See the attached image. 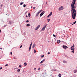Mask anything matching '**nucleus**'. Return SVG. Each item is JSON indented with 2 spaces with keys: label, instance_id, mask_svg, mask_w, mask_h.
<instances>
[{
  "label": "nucleus",
  "instance_id": "nucleus-1",
  "mask_svg": "<svg viewBox=\"0 0 77 77\" xmlns=\"http://www.w3.org/2000/svg\"><path fill=\"white\" fill-rule=\"evenodd\" d=\"M76 0H73V2L71 4V12L72 18L73 20L75 19V17H76V10L75 9L76 8V7L75 6V3Z\"/></svg>",
  "mask_w": 77,
  "mask_h": 77
},
{
  "label": "nucleus",
  "instance_id": "nucleus-2",
  "mask_svg": "<svg viewBox=\"0 0 77 77\" xmlns=\"http://www.w3.org/2000/svg\"><path fill=\"white\" fill-rule=\"evenodd\" d=\"M70 49L72 50V51H71L72 53H74V50L75 49L74 48V44L71 47Z\"/></svg>",
  "mask_w": 77,
  "mask_h": 77
},
{
  "label": "nucleus",
  "instance_id": "nucleus-3",
  "mask_svg": "<svg viewBox=\"0 0 77 77\" xmlns=\"http://www.w3.org/2000/svg\"><path fill=\"white\" fill-rule=\"evenodd\" d=\"M63 47L64 48H65V50H66V48H68V47H67V46L65 45H63Z\"/></svg>",
  "mask_w": 77,
  "mask_h": 77
},
{
  "label": "nucleus",
  "instance_id": "nucleus-4",
  "mask_svg": "<svg viewBox=\"0 0 77 77\" xmlns=\"http://www.w3.org/2000/svg\"><path fill=\"white\" fill-rule=\"evenodd\" d=\"M44 13H45V12L44 11H43V12H42L40 14V17H42V16L43 15H44Z\"/></svg>",
  "mask_w": 77,
  "mask_h": 77
},
{
  "label": "nucleus",
  "instance_id": "nucleus-5",
  "mask_svg": "<svg viewBox=\"0 0 77 77\" xmlns=\"http://www.w3.org/2000/svg\"><path fill=\"white\" fill-rule=\"evenodd\" d=\"M63 6H61L59 8V11H61V10H63Z\"/></svg>",
  "mask_w": 77,
  "mask_h": 77
},
{
  "label": "nucleus",
  "instance_id": "nucleus-6",
  "mask_svg": "<svg viewBox=\"0 0 77 77\" xmlns=\"http://www.w3.org/2000/svg\"><path fill=\"white\" fill-rule=\"evenodd\" d=\"M47 26V25H45V26L43 27L42 29V31H44V30L45 29V28L46 27V26Z\"/></svg>",
  "mask_w": 77,
  "mask_h": 77
},
{
  "label": "nucleus",
  "instance_id": "nucleus-7",
  "mask_svg": "<svg viewBox=\"0 0 77 77\" xmlns=\"http://www.w3.org/2000/svg\"><path fill=\"white\" fill-rule=\"evenodd\" d=\"M45 60V59H44L43 60H42L40 62V63H43V62H44Z\"/></svg>",
  "mask_w": 77,
  "mask_h": 77
},
{
  "label": "nucleus",
  "instance_id": "nucleus-8",
  "mask_svg": "<svg viewBox=\"0 0 77 77\" xmlns=\"http://www.w3.org/2000/svg\"><path fill=\"white\" fill-rule=\"evenodd\" d=\"M35 45H35V43H34L33 44V45L32 46V48H35Z\"/></svg>",
  "mask_w": 77,
  "mask_h": 77
},
{
  "label": "nucleus",
  "instance_id": "nucleus-9",
  "mask_svg": "<svg viewBox=\"0 0 77 77\" xmlns=\"http://www.w3.org/2000/svg\"><path fill=\"white\" fill-rule=\"evenodd\" d=\"M39 13L38 12H37L35 16H36V17H38V15H39Z\"/></svg>",
  "mask_w": 77,
  "mask_h": 77
},
{
  "label": "nucleus",
  "instance_id": "nucleus-10",
  "mask_svg": "<svg viewBox=\"0 0 77 77\" xmlns=\"http://www.w3.org/2000/svg\"><path fill=\"white\" fill-rule=\"evenodd\" d=\"M28 17L29 18H30V12H29L28 13Z\"/></svg>",
  "mask_w": 77,
  "mask_h": 77
},
{
  "label": "nucleus",
  "instance_id": "nucleus-11",
  "mask_svg": "<svg viewBox=\"0 0 77 77\" xmlns=\"http://www.w3.org/2000/svg\"><path fill=\"white\" fill-rule=\"evenodd\" d=\"M63 63H67V62L65 60H63Z\"/></svg>",
  "mask_w": 77,
  "mask_h": 77
},
{
  "label": "nucleus",
  "instance_id": "nucleus-12",
  "mask_svg": "<svg viewBox=\"0 0 77 77\" xmlns=\"http://www.w3.org/2000/svg\"><path fill=\"white\" fill-rule=\"evenodd\" d=\"M42 11H43V10H40L38 12L39 13H39H40L41 12H42Z\"/></svg>",
  "mask_w": 77,
  "mask_h": 77
},
{
  "label": "nucleus",
  "instance_id": "nucleus-13",
  "mask_svg": "<svg viewBox=\"0 0 77 77\" xmlns=\"http://www.w3.org/2000/svg\"><path fill=\"white\" fill-rule=\"evenodd\" d=\"M41 26H40V25H39L37 27L39 29V27H40Z\"/></svg>",
  "mask_w": 77,
  "mask_h": 77
},
{
  "label": "nucleus",
  "instance_id": "nucleus-14",
  "mask_svg": "<svg viewBox=\"0 0 77 77\" xmlns=\"http://www.w3.org/2000/svg\"><path fill=\"white\" fill-rule=\"evenodd\" d=\"M50 16H51V15H52V12H50V14H49Z\"/></svg>",
  "mask_w": 77,
  "mask_h": 77
},
{
  "label": "nucleus",
  "instance_id": "nucleus-15",
  "mask_svg": "<svg viewBox=\"0 0 77 77\" xmlns=\"http://www.w3.org/2000/svg\"><path fill=\"white\" fill-rule=\"evenodd\" d=\"M57 42L58 43H60V40H57Z\"/></svg>",
  "mask_w": 77,
  "mask_h": 77
},
{
  "label": "nucleus",
  "instance_id": "nucleus-16",
  "mask_svg": "<svg viewBox=\"0 0 77 77\" xmlns=\"http://www.w3.org/2000/svg\"><path fill=\"white\" fill-rule=\"evenodd\" d=\"M26 65H27V63L25 62L24 64V66H26Z\"/></svg>",
  "mask_w": 77,
  "mask_h": 77
},
{
  "label": "nucleus",
  "instance_id": "nucleus-17",
  "mask_svg": "<svg viewBox=\"0 0 77 77\" xmlns=\"http://www.w3.org/2000/svg\"><path fill=\"white\" fill-rule=\"evenodd\" d=\"M77 72V70H75L74 71V73H75L76 72Z\"/></svg>",
  "mask_w": 77,
  "mask_h": 77
},
{
  "label": "nucleus",
  "instance_id": "nucleus-18",
  "mask_svg": "<svg viewBox=\"0 0 77 77\" xmlns=\"http://www.w3.org/2000/svg\"><path fill=\"white\" fill-rule=\"evenodd\" d=\"M50 21V19H47V21H48V22H49Z\"/></svg>",
  "mask_w": 77,
  "mask_h": 77
},
{
  "label": "nucleus",
  "instance_id": "nucleus-19",
  "mask_svg": "<svg viewBox=\"0 0 77 77\" xmlns=\"http://www.w3.org/2000/svg\"><path fill=\"white\" fill-rule=\"evenodd\" d=\"M58 76L59 77H61V76H62V75H61V74H60Z\"/></svg>",
  "mask_w": 77,
  "mask_h": 77
},
{
  "label": "nucleus",
  "instance_id": "nucleus-20",
  "mask_svg": "<svg viewBox=\"0 0 77 77\" xmlns=\"http://www.w3.org/2000/svg\"><path fill=\"white\" fill-rule=\"evenodd\" d=\"M31 47L30 46H29V51H30V50H31Z\"/></svg>",
  "mask_w": 77,
  "mask_h": 77
},
{
  "label": "nucleus",
  "instance_id": "nucleus-21",
  "mask_svg": "<svg viewBox=\"0 0 77 77\" xmlns=\"http://www.w3.org/2000/svg\"><path fill=\"white\" fill-rule=\"evenodd\" d=\"M32 42L31 43V44L30 45V46L29 47H32Z\"/></svg>",
  "mask_w": 77,
  "mask_h": 77
},
{
  "label": "nucleus",
  "instance_id": "nucleus-22",
  "mask_svg": "<svg viewBox=\"0 0 77 77\" xmlns=\"http://www.w3.org/2000/svg\"><path fill=\"white\" fill-rule=\"evenodd\" d=\"M30 26V24H28L26 25V26L28 27V26Z\"/></svg>",
  "mask_w": 77,
  "mask_h": 77
},
{
  "label": "nucleus",
  "instance_id": "nucleus-23",
  "mask_svg": "<svg viewBox=\"0 0 77 77\" xmlns=\"http://www.w3.org/2000/svg\"><path fill=\"white\" fill-rule=\"evenodd\" d=\"M9 24H12V21H9Z\"/></svg>",
  "mask_w": 77,
  "mask_h": 77
},
{
  "label": "nucleus",
  "instance_id": "nucleus-24",
  "mask_svg": "<svg viewBox=\"0 0 77 77\" xmlns=\"http://www.w3.org/2000/svg\"><path fill=\"white\" fill-rule=\"evenodd\" d=\"M23 2H21V3H20V5H23Z\"/></svg>",
  "mask_w": 77,
  "mask_h": 77
},
{
  "label": "nucleus",
  "instance_id": "nucleus-25",
  "mask_svg": "<svg viewBox=\"0 0 77 77\" xmlns=\"http://www.w3.org/2000/svg\"><path fill=\"white\" fill-rule=\"evenodd\" d=\"M17 72H20V69H18L17 71Z\"/></svg>",
  "mask_w": 77,
  "mask_h": 77
},
{
  "label": "nucleus",
  "instance_id": "nucleus-26",
  "mask_svg": "<svg viewBox=\"0 0 77 77\" xmlns=\"http://www.w3.org/2000/svg\"><path fill=\"white\" fill-rule=\"evenodd\" d=\"M44 57V55H43L41 56V57L42 58V57Z\"/></svg>",
  "mask_w": 77,
  "mask_h": 77
},
{
  "label": "nucleus",
  "instance_id": "nucleus-27",
  "mask_svg": "<svg viewBox=\"0 0 77 77\" xmlns=\"http://www.w3.org/2000/svg\"><path fill=\"white\" fill-rule=\"evenodd\" d=\"M21 66H22L21 65H20L19 66V68H21Z\"/></svg>",
  "mask_w": 77,
  "mask_h": 77
},
{
  "label": "nucleus",
  "instance_id": "nucleus-28",
  "mask_svg": "<svg viewBox=\"0 0 77 77\" xmlns=\"http://www.w3.org/2000/svg\"><path fill=\"white\" fill-rule=\"evenodd\" d=\"M23 47V45H21L20 48H21V47Z\"/></svg>",
  "mask_w": 77,
  "mask_h": 77
},
{
  "label": "nucleus",
  "instance_id": "nucleus-29",
  "mask_svg": "<svg viewBox=\"0 0 77 77\" xmlns=\"http://www.w3.org/2000/svg\"><path fill=\"white\" fill-rule=\"evenodd\" d=\"M24 8H25V7H26V5L24 4V5H23V6Z\"/></svg>",
  "mask_w": 77,
  "mask_h": 77
},
{
  "label": "nucleus",
  "instance_id": "nucleus-30",
  "mask_svg": "<svg viewBox=\"0 0 77 77\" xmlns=\"http://www.w3.org/2000/svg\"><path fill=\"white\" fill-rule=\"evenodd\" d=\"M38 29V28L37 27H36V28L35 29V30H37Z\"/></svg>",
  "mask_w": 77,
  "mask_h": 77
},
{
  "label": "nucleus",
  "instance_id": "nucleus-31",
  "mask_svg": "<svg viewBox=\"0 0 77 77\" xmlns=\"http://www.w3.org/2000/svg\"><path fill=\"white\" fill-rule=\"evenodd\" d=\"M53 36H54V37H56V35H55L54 34H53Z\"/></svg>",
  "mask_w": 77,
  "mask_h": 77
},
{
  "label": "nucleus",
  "instance_id": "nucleus-32",
  "mask_svg": "<svg viewBox=\"0 0 77 77\" xmlns=\"http://www.w3.org/2000/svg\"><path fill=\"white\" fill-rule=\"evenodd\" d=\"M34 53H36V50H34Z\"/></svg>",
  "mask_w": 77,
  "mask_h": 77
},
{
  "label": "nucleus",
  "instance_id": "nucleus-33",
  "mask_svg": "<svg viewBox=\"0 0 77 77\" xmlns=\"http://www.w3.org/2000/svg\"><path fill=\"white\" fill-rule=\"evenodd\" d=\"M27 12H28V11H26L25 13V14H27Z\"/></svg>",
  "mask_w": 77,
  "mask_h": 77
},
{
  "label": "nucleus",
  "instance_id": "nucleus-34",
  "mask_svg": "<svg viewBox=\"0 0 77 77\" xmlns=\"http://www.w3.org/2000/svg\"><path fill=\"white\" fill-rule=\"evenodd\" d=\"M26 23H29V20H27L26 21Z\"/></svg>",
  "mask_w": 77,
  "mask_h": 77
},
{
  "label": "nucleus",
  "instance_id": "nucleus-35",
  "mask_svg": "<svg viewBox=\"0 0 77 77\" xmlns=\"http://www.w3.org/2000/svg\"><path fill=\"white\" fill-rule=\"evenodd\" d=\"M50 16L49 15L47 16L48 18H49V17Z\"/></svg>",
  "mask_w": 77,
  "mask_h": 77
},
{
  "label": "nucleus",
  "instance_id": "nucleus-36",
  "mask_svg": "<svg viewBox=\"0 0 77 77\" xmlns=\"http://www.w3.org/2000/svg\"><path fill=\"white\" fill-rule=\"evenodd\" d=\"M8 64H6V65H5V66H8Z\"/></svg>",
  "mask_w": 77,
  "mask_h": 77
},
{
  "label": "nucleus",
  "instance_id": "nucleus-37",
  "mask_svg": "<svg viewBox=\"0 0 77 77\" xmlns=\"http://www.w3.org/2000/svg\"><path fill=\"white\" fill-rule=\"evenodd\" d=\"M10 54H11V55H12V52H11L10 53Z\"/></svg>",
  "mask_w": 77,
  "mask_h": 77
},
{
  "label": "nucleus",
  "instance_id": "nucleus-38",
  "mask_svg": "<svg viewBox=\"0 0 77 77\" xmlns=\"http://www.w3.org/2000/svg\"><path fill=\"white\" fill-rule=\"evenodd\" d=\"M26 18H27L28 17V16H27V15H26Z\"/></svg>",
  "mask_w": 77,
  "mask_h": 77
},
{
  "label": "nucleus",
  "instance_id": "nucleus-39",
  "mask_svg": "<svg viewBox=\"0 0 77 77\" xmlns=\"http://www.w3.org/2000/svg\"><path fill=\"white\" fill-rule=\"evenodd\" d=\"M75 23H76L75 22H73V24H75Z\"/></svg>",
  "mask_w": 77,
  "mask_h": 77
},
{
  "label": "nucleus",
  "instance_id": "nucleus-40",
  "mask_svg": "<svg viewBox=\"0 0 77 77\" xmlns=\"http://www.w3.org/2000/svg\"><path fill=\"white\" fill-rule=\"evenodd\" d=\"M40 69H41V68H39L38 69V70H39Z\"/></svg>",
  "mask_w": 77,
  "mask_h": 77
},
{
  "label": "nucleus",
  "instance_id": "nucleus-41",
  "mask_svg": "<svg viewBox=\"0 0 77 77\" xmlns=\"http://www.w3.org/2000/svg\"><path fill=\"white\" fill-rule=\"evenodd\" d=\"M50 54V52H48V54Z\"/></svg>",
  "mask_w": 77,
  "mask_h": 77
},
{
  "label": "nucleus",
  "instance_id": "nucleus-42",
  "mask_svg": "<svg viewBox=\"0 0 77 77\" xmlns=\"http://www.w3.org/2000/svg\"><path fill=\"white\" fill-rule=\"evenodd\" d=\"M46 3L47 4V5H48V4H47V2H46Z\"/></svg>",
  "mask_w": 77,
  "mask_h": 77
},
{
  "label": "nucleus",
  "instance_id": "nucleus-43",
  "mask_svg": "<svg viewBox=\"0 0 77 77\" xmlns=\"http://www.w3.org/2000/svg\"><path fill=\"white\" fill-rule=\"evenodd\" d=\"M2 69V67L0 68V69Z\"/></svg>",
  "mask_w": 77,
  "mask_h": 77
},
{
  "label": "nucleus",
  "instance_id": "nucleus-44",
  "mask_svg": "<svg viewBox=\"0 0 77 77\" xmlns=\"http://www.w3.org/2000/svg\"><path fill=\"white\" fill-rule=\"evenodd\" d=\"M34 69H35V70L36 69V68H35Z\"/></svg>",
  "mask_w": 77,
  "mask_h": 77
},
{
  "label": "nucleus",
  "instance_id": "nucleus-45",
  "mask_svg": "<svg viewBox=\"0 0 77 77\" xmlns=\"http://www.w3.org/2000/svg\"><path fill=\"white\" fill-rule=\"evenodd\" d=\"M1 7H2V6H3V5H1Z\"/></svg>",
  "mask_w": 77,
  "mask_h": 77
},
{
  "label": "nucleus",
  "instance_id": "nucleus-46",
  "mask_svg": "<svg viewBox=\"0 0 77 77\" xmlns=\"http://www.w3.org/2000/svg\"><path fill=\"white\" fill-rule=\"evenodd\" d=\"M0 32H2L1 29H0Z\"/></svg>",
  "mask_w": 77,
  "mask_h": 77
},
{
  "label": "nucleus",
  "instance_id": "nucleus-47",
  "mask_svg": "<svg viewBox=\"0 0 77 77\" xmlns=\"http://www.w3.org/2000/svg\"><path fill=\"white\" fill-rule=\"evenodd\" d=\"M33 9H35V7H34L33 8Z\"/></svg>",
  "mask_w": 77,
  "mask_h": 77
},
{
  "label": "nucleus",
  "instance_id": "nucleus-48",
  "mask_svg": "<svg viewBox=\"0 0 77 77\" xmlns=\"http://www.w3.org/2000/svg\"><path fill=\"white\" fill-rule=\"evenodd\" d=\"M6 26H7L5 25H4V27H6Z\"/></svg>",
  "mask_w": 77,
  "mask_h": 77
},
{
  "label": "nucleus",
  "instance_id": "nucleus-49",
  "mask_svg": "<svg viewBox=\"0 0 77 77\" xmlns=\"http://www.w3.org/2000/svg\"><path fill=\"white\" fill-rule=\"evenodd\" d=\"M75 22L76 23V22H77V21H75Z\"/></svg>",
  "mask_w": 77,
  "mask_h": 77
},
{
  "label": "nucleus",
  "instance_id": "nucleus-50",
  "mask_svg": "<svg viewBox=\"0 0 77 77\" xmlns=\"http://www.w3.org/2000/svg\"><path fill=\"white\" fill-rule=\"evenodd\" d=\"M17 69L15 68H14V69Z\"/></svg>",
  "mask_w": 77,
  "mask_h": 77
},
{
  "label": "nucleus",
  "instance_id": "nucleus-51",
  "mask_svg": "<svg viewBox=\"0 0 77 77\" xmlns=\"http://www.w3.org/2000/svg\"><path fill=\"white\" fill-rule=\"evenodd\" d=\"M33 8V7H32V6H31V8Z\"/></svg>",
  "mask_w": 77,
  "mask_h": 77
},
{
  "label": "nucleus",
  "instance_id": "nucleus-52",
  "mask_svg": "<svg viewBox=\"0 0 77 77\" xmlns=\"http://www.w3.org/2000/svg\"><path fill=\"white\" fill-rule=\"evenodd\" d=\"M0 49H1V50H2V48H0Z\"/></svg>",
  "mask_w": 77,
  "mask_h": 77
},
{
  "label": "nucleus",
  "instance_id": "nucleus-53",
  "mask_svg": "<svg viewBox=\"0 0 77 77\" xmlns=\"http://www.w3.org/2000/svg\"><path fill=\"white\" fill-rule=\"evenodd\" d=\"M72 25H74V24H72Z\"/></svg>",
  "mask_w": 77,
  "mask_h": 77
},
{
  "label": "nucleus",
  "instance_id": "nucleus-54",
  "mask_svg": "<svg viewBox=\"0 0 77 77\" xmlns=\"http://www.w3.org/2000/svg\"><path fill=\"white\" fill-rule=\"evenodd\" d=\"M48 42H50V41H48Z\"/></svg>",
  "mask_w": 77,
  "mask_h": 77
},
{
  "label": "nucleus",
  "instance_id": "nucleus-55",
  "mask_svg": "<svg viewBox=\"0 0 77 77\" xmlns=\"http://www.w3.org/2000/svg\"><path fill=\"white\" fill-rule=\"evenodd\" d=\"M20 77V76H19V77Z\"/></svg>",
  "mask_w": 77,
  "mask_h": 77
}]
</instances>
